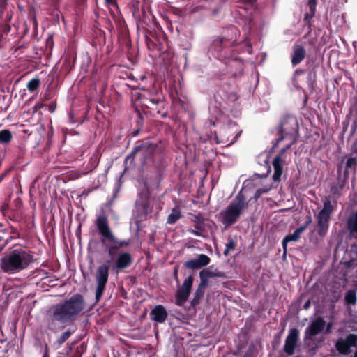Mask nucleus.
I'll use <instances>...</instances> for the list:
<instances>
[{
	"mask_svg": "<svg viewBox=\"0 0 357 357\" xmlns=\"http://www.w3.org/2000/svg\"><path fill=\"white\" fill-rule=\"evenodd\" d=\"M84 309L83 296L79 294H74L68 299L50 307L45 314V327L56 333L61 328L59 324H70L76 320Z\"/></svg>",
	"mask_w": 357,
	"mask_h": 357,
	"instance_id": "f257e3e1",
	"label": "nucleus"
},
{
	"mask_svg": "<svg viewBox=\"0 0 357 357\" xmlns=\"http://www.w3.org/2000/svg\"><path fill=\"white\" fill-rule=\"evenodd\" d=\"M229 31L232 34L231 36H217L211 40L208 49V54L209 56H213L231 67L237 64L239 72L233 73L234 76L237 77L243 70V63L241 62H237V58L232 55L230 47L236 43L240 32L239 30L234 26L229 28Z\"/></svg>",
	"mask_w": 357,
	"mask_h": 357,
	"instance_id": "f03ea898",
	"label": "nucleus"
},
{
	"mask_svg": "<svg viewBox=\"0 0 357 357\" xmlns=\"http://www.w3.org/2000/svg\"><path fill=\"white\" fill-rule=\"evenodd\" d=\"M33 261V256L29 250L18 248L5 255L0 260L1 269L13 274L28 268Z\"/></svg>",
	"mask_w": 357,
	"mask_h": 357,
	"instance_id": "7ed1b4c3",
	"label": "nucleus"
},
{
	"mask_svg": "<svg viewBox=\"0 0 357 357\" xmlns=\"http://www.w3.org/2000/svg\"><path fill=\"white\" fill-rule=\"evenodd\" d=\"M96 225L102 236L101 242L107 247L110 255H114L119 248L129 244L126 241H119L115 238L109 227L107 218L105 215H100L97 218Z\"/></svg>",
	"mask_w": 357,
	"mask_h": 357,
	"instance_id": "20e7f679",
	"label": "nucleus"
},
{
	"mask_svg": "<svg viewBox=\"0 0 357 357\" xmlns=\"http://www.w3.org/2000/svg\"><path fill=\"white\" fill-rule=\"evenodd\" d=\"M247 205L245 196L240 191L225 209L220 212L221 222L227 227L237 222Z\"/></svg>",
	"mask_w": 357,
	"mask_h": 357,
	"instance_id": "39448f33",
	"label": "nucleus"
},
{
	"mask_svg": "<svg viewBox=\"0 0 357 357\" xmlns=\"http://www.w3.org/2000/svg\"><path fill=\"white\" fill-rule=\"evenodd\" d=\"M275 130L278 137L273 142V148L282 140L293 138L296 139L298 133V123L296 117L293 115L284 116Z\"/></svg>",
	"mask_w": 357,
	"mask_h": 357,
	"instance_id": "423d86ee",
	"label": "nucleus"
},
{
	"mask_svg": "<svg viewBox=\"0 0 357 357\" xmlns=\"http://www.w3.org/2000/svg\"><path fill=\"white\" fill-rule=\"evenodd\" d=\"M335 202L332 203L330 197H326L323 201V207L316 215L317 234L324 236L329 227V222L335 209Z\"/></svg>",
	"mask_w": 357,
	"mask_h": 357,
	"instance_id": "0eeeda50",
	"label": "nucleus"
},
{
	"mask_svg": "<svg viewBox=\"0 0 357 357\" xmlns=\"http://www.w3.org/2000/svg\"><path fill=\"white\" fill-rule=\"evenodd\" d=\"M241 132L242 130L236 122L228 121L227 124L222 126L219 130L215 132V139L218 144L230 146L237 141Z\"/></svg>",
	"mask_w": 357,
	"mask_h": 357,
	"instance_id": "6e6552de",
	"label": "nucleus"
},
{
	"mask_svg": "<svg viewBox=\"0 0 357 357\" xmlns=\"http://www.w3.org/2000/svg\"><path fill=\"white\" fill-rule=\"evenodd\" d=\"M256 0H240L238 6V13L244 22V27L250 31L253 24L252 15L255 11Z\"/></svg>",
	"mask_w": 357,
	"mask_h": 357,
	"instance_id": "1a4fd4ad",
	"label": "nucleus"
},
{
	"mask_svg": "<svg viewBox=\"0 0 357 357\" xmlns=\"http://www.w3.org/2000/svg\"><path fill=\"white\" fill-rule=\"evenodd\" d=\"M139 199L135 202V213L138 220L145 219L151 212L149 202V191L148 187L144 185L139 194Z\"/></svg>",
	"mask_w": 357,
	"mask_h": 357,
	"instance_id": "9d476101",
	"label": "nucleus"
},
{
	"mask_svg": "<svg viewBox=\"0 0 357 357\" xmlns=\"http://www.w3.org/2000/svg\"><path fill=\"white\" fill-rule=\"evenodd\" d=\"M335 347L340 353L343 354H349L351 352V348H356L354 357H357V335L350 333L344 338H339L336 341Z\"/></svg>",
	"mask_w": 357,
	"mask_h": 357,
	"instance_id": "9b49d317",
	"label": "nucleus"
},
{
	"mask_svg": "<svg viewBox=\"0 0 357 357\" xmlns=\"http://www.w3.org/2000/svg\"><path fill=\"white\" fill-rule=\"evenodd\" d=\"M108 275L109 266L107 265L102 264L98 268L96 274V280L97 282L96 299L97 301L100 300L105 291V286L108 280Z\"/></svg>",
	"mask_w": 357,
	"mask_h": 357,
	"instance_id": "f8f14e48",
	"label": "nucleus"
},
{
	"mask_svg": "<svg viewBox=\"0 0 357 357\" xmlns=\"http://www.w3.org/2000/svg\"><path fill=\"white\" fill-rule=\"evenodd\" d=\"M287 139L289 140V142L288 143V144L280 150V153L277 155H275V157L274 158V159L273 160V169H274V172H273L272 178L274 181H280L281 176L283 172V165L282 162V155L288 149H289L291 148V146L296 141V139L294 138Z\"/></svg>",
	"mask_w": 357,
	"mask_h": 357,
	"instance_id": "ddd939ff",
	"label": "nucleus"
},
{
	"mask_svg": "<svg viewBox=\"0 0 357 357\" xmlns=\"http://www.w3.org/2000/svg\"><path fill=\"white\" fill-rule=\"evenodd\" d=\"M298 339V330L296 328L290 329L284 341V345L283 347L284 352L288 356H292L295 352Z\"/></svg>",
	"mask_w": 357,
	"mask_h": 357,
	"instance_id": "4468645a",
	"label": "nucleus"
},
{
	"mask_svg": "<svg viewBox=\"0 0 357 357\" xmlns=\"http://www.w3.org/2000/svg\"><path fill=\"white\" fill-rule=\"evenodd\" d=\"M192 282L193 277L192 275H189L183 281L182 286L176 293V302L178 305H182L188 299Z\"/></svg>",
	"mask_w": 357,
	"mask_h": 357,
	"instance_id": "2eb2a0df",
	"label": "nucleus"
},
{
	"mask_svg": "<svg viewBox=\"0 0 357 357\" xmlns=\"http://www.w3.org/2000/svg\"><path fill=\"white\" fill-rule=\"evenodd\" d=\"M326 324V323L322 317H317L305 328V335L310 337L317 335L324 331Z\"/></svg>",
	"mask_w": 357,
	"mask_h": 357,
	"instance_id": "dca6fc26",
	"label": "nucleus"
},
{
	"mask_svg": "<svg viewBox=\"0 0 357 357\" xmlns=\"http://www.w3.org/2000/svg\"><path fill=\"white\" fill-rule=\"evenodd\" d=\"M210 262V257L205 254H201L197 258L185 262V267L188 269H200L207 266Z\"/></svg>",
	"mask_w": 357,
	"mask_h": 357,
	"instance_id": "f3484780",
	"label": "nucleus"
},
{
	"mask_svg": "<svg viewBox=\"0 0 357 357\" xmlns=\"http://www.w3.org/2000/svg\"><path fill=\"white\" fill-rule=\"evenodd\" d=\"M306 56V50L303 45L294 44L291 54V65L295 67L302 62Z\"/></svg>",
	"mask_w": 357,
	"mask_h": 357,
	"instance_id": "a211bd4d",
	"label": "nucleus"
},
{
	"mask_svg": "<svg viewBox=\"0 0 357 357\" xmlns=\"http://www.w3.org/2000/svg\"><path fill=\"white\" fill-rule=\"evenodd\" d=\"M150 317L153 321L158 323H163L167 317V312L162 305H158L150 312Z\"/></svg>",
	"mask_w": 357,
	"mask_h": 357,
	"instance_id": "6ab92c4d",
	"label": "nucleus"
},
{
	"mask_svg": "<svg viewBox=\"0 0 357 357\" xmlns=\"http://www.w3.org/2000/svg\"><path fill=\"white\" fill-rule=\"evenodd\" d=\"M134 163V150H132L130 153L126 158L125 159V168L123 172L121 173L120 177L119 178L116 183V186L115 187V190L119 191L121 185L123 183L122 176L131 167L132 164Z\"/></svg>",
	"mask_w": 357,
	"mask_h": 357,
	"instance_id": "aec40b11",
	"label": "nucleus"
},
{
	"mask_svg": "<svg viewBox=\"0 0 357 357\" xmlns=\"http://www.w3.org/2000/svg\"><path fill=\"white\" fill-rule=\"evenodd\" d=\"M307 6L309 8V11L306 12L304 15V21L305 24L310 25L311 19L314 16L317 8V0H306Z\"/></svg>",
	"mask_w": 357,
	"mask_h": 357,
	"instance_id": "412c9836",
	"label": "nucleus"
},
{
	"mask_svg": "<svg viewBox=\"0 0 357 357\" xmlns=\"http://www.w3.org/2000/svg\"><path fill=\"white\" fill-rule=\"evenodd\" d=\"M131 261V257L127 252L121 253L116 259V267L118 268H126Z\"/></svg>",
	"mask_w": 357,
	"mask_h": 357,
	"instance_id": "4be33fe9",
	"label": "nucleus"
},
{
	"mask_svg": "<svg viewBox=\"0 0 357 357\" xmlns=\"http://www.w3.org/2000/svg\"><path fill=\"white\" fill-rule=\"evenodd\" d=\"M154 149L155 147L153 144H151L149 142H146L144 144L141 142L135 143V154L139 151L144 150L146 154L151 155L153 153Z\"/></svg>",
	"mask_w": 357,
	"mask_h": 357,
	"instance_id": "5701e85b",
	"label": "nucleus"
},
{
	"mask_svg": "<svg viewBox=\"0 0 357 357\" xmlns=\"http://www.w3.org/2000/svg\"><path fill=\"white\" fill-rule=\"evenodd\" d=\"M300 238V236L296 234V232L294 231L293 234H288L284 236V238L282 239V248L284 250L283 255H286L287 250V244L289 242L294 241L296 242Z\"/></svg>",
	"mask_w": 357,
	"mask_h": 357,
	"instance_id": "b1692460",
	"label": "nucleus"
},
{
	"mask_svg": "<svg viewBox=\"0 0 357 357\" xmlns=\"http://www.w3.org/2000/svg\"><path fill=\"white\" fill-rule=\"evenodd\" d=\"M181 218V211L178 208L172 209L170 214L167 217V222L170 225L174 224Z\"/></svg>",
	"mask_w": 357,
	"mask_h": 357,
	"instance_id": "393cba45",
	"label": "nucleus"
},
{
	"mask_svg": "<svg viewBox=\"0 0 357 357\" xmlns=\"http://www.w3.org/2000/svg\"><path fill=\"white\" fill-rule=\"evenodd\" d=\"M74 333V329L68 328L57 338L56 344L61 346Z\"/></svg>",
	"mask_w": 357,
	"mask_h": 357,
	"instance_id": "a878e982",
	"label": "nucleus"
},
{
	"mask_svg": "<svg viewBox=\"0 0 357 357\" xmlns=\"http://www.w3.org/2000/svg\"><path fill=\"white\" fill-rule=\"evenodd\" d=\"M348 229L351 232L357 233V209L355 214L348 219Z\"/></svg>",
	"mask_w": 357,
	"mask_h": 357,
	"instance_id": "bb28decb",
	"label": "nucleus"
},
{
	"mask_svg": "<svg viewBox=\"0 0 357 357\" xmlns=\"http://www.w3.org/2000/svg\"><path fill=\"white\" fill-rule=\"evenodd\" d=\"M345 301L349 305H354L356 302V294L353 289L349 290L345 294Z\"/></svg>",
	"mask_w": 357,
	"mask_h": 357,
	"instance_id": "cd10ccee",
	"label": "nucleus"
},
{
	"mask_svg": "<svg viewBox=\"0 0 357 357\" xmlns=\"http://www.w3.org/2000/svg\"><path fill=\"white\" fill-rule=\"evenodd\" d=\"M12 139V134L8 130L0 131V143H8Z\"/></svg>",
	"mask_w": 357,
	"mask_h": 357,
	"instance_id": "c85d7f7f",
	"label": "nucleus"
},
{
	"mask_svg": "<svg viewBox=\"0 0 357 357\" xmlns=\"http://www.w3.org/2000/svg\"><path fill=\"white\" fill-rule=\"evenodd\" d=\"M39 86L40 80L38 78H33L27 83L26 87L30 92H33L39 87Z\"/></svg>",
	"mask_w": 357,
	"mask_h": 357,
	"instance_id": "c756f323",
	"label": "nucleus"
},
{
	"mask_svg": "<svg viewBox=\"0 0 357 357\" xmlns=\"http://www.w3.org/2000/svg\"><path fill=\"white\" fill-rule=\"evenodd\" d=\"M357 167V159L356 158H349L346 162L345 172H348L349 169L356 170Z\"/></svg>",
	"mask_w": 357,
	"mask_h": 357,
	"instance_id": "7c9ffc66",
	"label": "nucleus"
},
{
	"mask_svg": "<svg viewBox=\"0 0 357 357\" xmlns=\"http://www.w3.org/2000/svg\"><path fill=\"white\" fill-rule=\"evenodd\" d=\"M135 115H137V117L139 119V121H137V122L138 128L135 129V137H136L140 132V131H141V126H142V121L143 120V116H142V113L136 107H135Z\"/></svg>",
	"mask_w": 357,
	"mask_h": 357,
	"instance_id": "2f4dec72",
	"label": "nucleus"
},
{
	"mask_svg": "<svg viewBox=\"0 0 357 357\" xmlns=\"http://www.w3.org/2000/svg\"><path fill=\"white\" fill-rule=\"evenodd\" d=\"M241 45L243 47V49L242 50L243 52H246L249 54H250L252 53V44H251L250 41L248 39L245 38L243 40Z\"/></svg>",
	"mask_w": 357,
	"mask_h": 357,
	"instance_id": "473e14b6",
	"label": "nucleus"
},
{
	"mask_svg": "<svg viewBox=\"0 0 357 357\" xmlns=\"http://www.w3.org/2000/svg\"><path fill=\"white\" fill-rule=\"evenodd\" d=\"M236 245V242L233 239H230L227 243L225 245V249L223 252V255L225 256H227L231 250L234 249Z\"/></svg>",
	"mask_w": 357,
	"mask_h": 357,
	"instance_id": "72a5a7b5",
	"label": "nucleus"
},
{
	"mask_svg": "<svg viewBox=\"0 0 357 357\" xmlns=\"http://www.w3.org/2000/svg\"><path fill=\"white\" fill-rule=\"evenodd\" d=\"M200 277V284H199V289H202L203 287H206L208 285V278L205 277L201 273H199Z\"/></svg>",
	"mask_w": 357,
	"mask_h": 357,
	"instance_id": "f704fd0d",
	"label": "nucleus"
},
{
	"mask_svg": "<svg viewBox=\"0 0 357 357\" xmlns=\"http://www.w3.org/2000/svg\"><path fill=\"white\" fill-rule=\"evenodd\" d=\"M268 191H269L268 188H259L255 192V197L256 199H258L259 197H260L261 196V195H263L264 193H267Z\"/></svg>",
	"mask_w": 357,
	"mask_h": 357,
	"instance_id": "c9c22d12",
	"label": "nucleus"
},
{
	"mask_svg": "<svg viewBox=\"0 0 357 357\" xmlns=\"http://www.w3.org/2000/svg\"><path fill=\"white\" fill-rule=\"evenodd\" d=\"M200 273L208 278L216 276V275L213 271L208 269H204L201 271Z\"/></svg>",
	"mask_w": 357,
	"mask_h": 357,
	"instance_id": "e433bc0d",
	"label": "nucleus"
},
{
	"mask_svg": "<svg viewBox=\"0 0 357 357\" xmlns=\"http://www.w3.org/2000/svg\"><path fill=\"white\" fill-rule=\"evenodd\" d=\"M105 1L108 6L118 9L116 0H105Z\"/></svg>",
	"mask_w": 357,
	"mask_h": 357,
	"instance_id": "4c0bfd02",
	"label": "nucleus"
},
{
	"mask_svg": "<svg viewBox=\"0 0 357 357\" xmlns=\"http://www.w3.org/2000/svg\"><path fill=\"white\" fill-rule=\"evenodd\" d=\"M307 227V226L306 225L303 224L301 226H300L299 227L296 228L295 231L300 236L301 234L306 229Z\"/></svg>",
	"mask_w": 357,
	"mask_h": 357,
	"instance_id": "58836bf2",
	"label": "nucleus"
},
{
	"mask_svg": "<svg viewBox=\"0 0 357 357\" xmlns=\"http://www.w3.org/2000/svg\"><path fill=\"white\" fill-rule=\"evenodd\" d=\"M202 294L203 293H202V289H199V287L196 291V295H195L192 302L196 301V300H199L200 296L202 295Z\"/></svg>",
	"mask_w": 357,
	"mask_h": 357,
	"instance_id": "ea45409f",
	"label": "nucleus"
},
{
	"mask_svg": "<svg viewBox=\"0 0 357 357\" xmlns=\"http://www.w3.org/2000/svg\"><path fill=\"white\" fill-rule=\"evenodd\" d=\"M303 72L302 70H299V69H297L295 72H294V76H296L297 74L300 73H302ZM294 84L296 88L297 89H299L300 86L298 85H297V84L295 82V77H294Z\"/></svg>",
	"mask_w": 357,
	"mask_h": 357,
	"instance_id": "a19ab883",
	"label": "nucleus"
},
{
	"mask_svg": "<svg viewBox=\"0 0 357 357\" xmlns=\"http://www.w3.org/2000/svg\"><path fill=\"white\" fill-rule=\"evenodd\" d=\"M190 234L196 236H201V232L198 230L191 229L190 230Z\"/></svg>",
	"mask_w": 357,
	"mask_h": 357,
	"instance_id": "79ce46f5",
	"label": "nucleus"
},
{
	"mask_svg": "<svg viewBox=\"0 0 357 357\" xmlns=\"http://www.w3.org/2000/svg\"><path fill=\"white\" fill-rule=\"evenodd\" d=\"M311 305V301L308 299L303 305V309L308 310Z\"/></svg>",
	"mask_w": 357,
	"mask_h": 357,
	"instance_id": "37998d69",
	"label": "nucleus"
},
{
	"mask_svg": "<svg viewBox=\"0 0 357 357\" xmlns=\"http://www.w3.org/2000/svg\"><path fill=\"white\" fill-rule=\"evenodd\" d=\"M312 222V218L311 215H308V216H307V220H306V222H305V225L308 226Z\"/></svg>",
	"mask_w": 357,
	"mask_h": 357,
	"instance_id": "c03bdc74",
	"label": "nucleus"
},
{
	"mask_svg": "<svg viewBox=\"0 0 357 357\" xmlns=\"http://www.w3.org/2000/svg\"><path fill=\"white\" fill-rule=\"evenodd\" d=\"M311 74H312V73H310V74H309V78H308L309 82H309V87H310V89H312V88H313V86H312V84L311 83Z\"/></svg>",
	"mask_w": 357,
	"mask_h": 357,
	"instance_id": "a18cd8bd",
	"label": "nucleus"
},
{
	"mask_svg": "<svg viewBox=\"0 0 357 357\" xmlns=\"http://www.w3.org/2000/svg\"><path fill=\"white\" fill-rule=\"evenodd\" d=\"M140 99L141 98V94L140 93H135V99Z\"/></svg>",
	"mask_w": 357,
	"mask_h": 357,
	"instance_id": "49530a36",
	"label": "nucleus"
},
{
	"mask_svg": "<svg viewBox=\"0 0 357 357\" xmlns=\"http://www.w3.org/2000/svg\"><path fill=\"white\" fill-rule=\"evenodd\" d=\"M210 125L215 126V121H213V120H210Z\"/></svg>",
	"mask_w": 357,
	"mask_h": 357,
	"instance_id": "de8ad7c7",
	"label": "nucleus"
},
{
	"mask_svg": "<svg viewBox=\"0 0 357 357\" xmlns=\"http://www.w3.org/2000/svg\"><path fill=\"white\" fill-rule=\"evenodd\" d=\"M177 273H178L177 269H174V276L176 278H177Z\"/></svg>",
	"mask_w": 357,
	"mask_h": 357,
	"instance_id": "09e8293b",
	"label": "nucleus"
},
{
	"mask_svg": "<svg viewBox=\"0 0 357 357\" xmlns=\"http://www.w3.org/2000/svg\"><path fill=\"white\" fill-rule=\"evenodd\" d=\"M145 78H146V76H145V75H142V76H141V79H142V80H144Z\"/></svg>",
	"mask_w": 357,
	"mask_h": 357,
	"instance_id": "8fccbe9b",
	"label": "nucleus"
}]
</instances>
